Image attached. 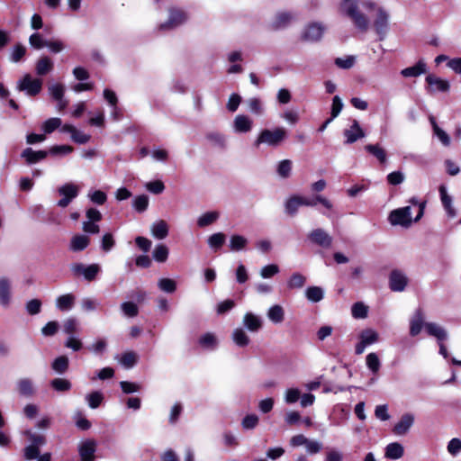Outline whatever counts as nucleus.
<instances>
[{
	"label": "nucleus",
	"mask_w": 461,
	"mask_h": 461,
	"mask_svg": "<svg viewBox=\"0 0 461 461\" xmlns=\"http://www.w3.org/2000/svg\"><path fill=\"white\" fill-rule=\"evenodd\" d=\"M341 10L351 19L354 25L361 32H366L369 27L367 17L357 10V0H343Z\"/></svg>",
	"instance_id": "nucleus-1"
},
{
	"label": "nucleus",
	"mask_w": 461,
	"mask_h": 461,
	"mask_svg": "<svg viewBox=\"0 0 461 461\" xmlns=\"http://www.w3.org/2000/svg\"><path fill=\"white\" fill-rule=\"evenodd\" d=\"M286 136V130L282 127H277L274 130L265 129L260 131L254 142V146L258 148L261 144H267L271 147H277L285 140Z\"/></svg>",
	"instance_id": "nucleus-2"
},
{
	"label": "nucleus",
	"mask_w": 461,
	"mask_h": 461,
	"mask_svg": "<svg viewBox=\"0 0 461 461\" xmlns=\"http://www.w3.org/2000/svg\"><path fill=\"white\" fill-rule=\"evenodd\" d=\"M31 444L24 447L23 456L26 460L36 459L40 455V447L46 444L47 439L44 435L32 432L27 429L23 432Z\"/></svg>",
	"instance_id": "nucleus-3"
},
{
	"label": "nucleus",
	"mask_w": 461,
	"mask_h": 461,
	"mask_svg": "<svg viewBox=\"0 0 461 461\" xmlns=\"http://www.w3.org/2000/svg\"><path fill=\"white\" fill-rule=\"evenodd\" d=\"M427 334L430 337H434L437 339L438 346V353L445 358L447 359L449 354L444 341L448 339V333L445 328L439 324H429L427 326Z\"/></svg>",
	"instance_id": "nucleus-4"
},
{
	"label": "nucleus",
	"mask_w": 461,
	"mask_h": 461,
	"mask_svg": "<svg viewBox=\"0 0 461 461\" xmlns=\"http://www.w3.org/2000/svg\"><path fill=\"white\" fill-rule=\"evenodd\" d=\"M410 205L405 206V229L412 222H417L424 213L426 202H419L415 198H411Z\"/></svg>",
	"instance_id": "nucleus-5"
},
{
	"label": "nucleus",
	"mask_w": 461,
	"mask_h": 461,
	"mask_svg": "<svg viewBox=\"0 0 461 461\" xmlns=\"http://www.w3.org/2000/svg\"><path fill=\"white\" fill-rule=\"evenodd\" d=\"M359 341L355 346V353L361 355L366 347L379 341V334L373 329H365L358 335Z\"/></svg>",
	"instance_id": "nucleus-6"
},
{
	"label": "nucleus",
	"mask_w": 461,
	"mask_h": 461,
	"mask_svg": "<svg viewBox=\"0 0 461 461\" xmlns=\"http://www.w3.org/2000/svg\"><path fill=\"white\" fill-rule=\"evenodd\" d=\"M42 80L32 78L30 74H26L18 83V90L24 91L29 96H36L42 89Z\"/></svg>",
	"instance_id": "nucleus-7"
},
{
	"label": "nucleus",
	"mask_w": 461,
	"mask_h": 461,
	"mask_svg": "<svg viewBox=\"0 0 461 461\" xmlns=\"http://www.w3.org/2000/svg\"><path fill=\"white\" fill-rule=\"evenodd\" d=\"M410 335L411 337L418 336L422 329H425L427 332V326L429 324H437L436 322H426L425 321V313L421 308H418L415 310L414 313L410 318Z\"/></svg>",
	"instance_id": "nucleus-8"
},
{
	"label": "nucleus",
	"mask_w": 461,
	"mask_h": 461,
	"mask_svg": "<svg viewBox=\"0 0 461 461\" xmlns=\"http://www.w3.org/2000/svg\"><path fill=\"white\" fill-rule=\"evenodd\" d=\"M425 81L428 85L427 92L430 95L436 93H447L450 89V84L447 80L442 79L433 74H429L425 77Z\"/></svg>",
	"instance_id": "nucleus-9"
},
{
	"label": "nucleus",
	"mask_w": 461,
	"mask_h": 461,
	"mask_svg": "<svg viewBox=\"0 0 461 461\" xmlns=\"http://www.w3.org/2000/svg\"><path fill=\"white\" fill-rule=\"evenodd\" d=\"M187 20V14L180 8L171 7L168 10V20L160 24V29H172L183 24Z\"/></svg>",
	"instance_id": "nucleus-10"
},
{
	"label": "nucleus",
	"mask_w": 461,
	"mask_h": 461,
	"mask_svg": "<svg viewBox=\"0 0 461 461\" xmlns=\"http://www.w3.org/2000/svg\"><path fill=\"white\" fill-rule=\"evenodd\" d=\"M373 26L378 35L379 41H383L388 31V14L384 9H377Z\"/></svg>",
	"instance_id": "nucleus-11"
},
{
	"label": "nucleus",
	"mask_w": 461,
	"mask_h": 461,
	"mask_svg": "<svg viewBox=\"0 0 461 461\" xmlns=\"http://www.w3.org/2000/svg\"><path fill=\"white\" fill-rule=\"evenodd\" d=\"M308 238L311 242L324 249H329L332 244L331 236L321 228L312 230Z\"/></svg>",
	"instance_id": "nucleus-12"
},
{
	"label": "nucleus",
	"mask_w": 461,
	"mask_h": 461,
	"mask_svg": "<svg viewBox=\"0 0 461 461\" xmlns=\"http://www.w3.org/2000/svg\"><path fill=\"white\" fill-rule=\"evenodd\" d=\"M96 451V442L95 439H86L78 447L80 461H95Z\"/></svg>",
	"instance_id": "nucleus-13"
},
{
	"label": "nucleus",
	"mask_w": 461,
	"mask_h": 461,
	"mask_svg": "<svg viewBox=\"0 0 461 461\" xmlns=\"http://www.w3.org/2000/svg\"><path fill=\"white\" fill-rule=\"evenodd\" d=\"M324 32V27L318 23H310L302 34V41H318L321 39Z\"/></svg>",
	"instance_id": "nucleus-14"
},
{
	"label": "nucleus",
	"mask_w": 461,
	"mask_h": 461,
	"mask_svg": "<svg viewBox=\"0 0 461 461\" xmlns=\"http://www.w3.org/2000/svg\"><path fill=\"white\" fill-rule=\"evenodd\" d=\"M72 270L76 275H84L85 278L90 282L95 279L100 271V267L97 264L85 267L83 264L77 263L72 266Z\"/></svg>",
	"instance_id": "nucleus-15"
},
{
	"label": "nucleus",
	"mask_w": 461,
	"mask_h": 461,
	"mask_svg": "<svg viewBox=\"0 0 461 461\" xmlns=\"http://www.w3.org/2000/svg\"><path fill=\"white\" fill-rule=\"evenodd\" d=\"M294 19V16L289 12H279L276 14L275 19L269 24L272 31H278L286 28Z\"/></svg>",
	"instance_id": "nucleus-16"
},
{
	"label": "nucleus",
	"mask_w": 461,
	"mask_h": 461,
	"mask_svg": "<svg viewBox=\"0 0 461 461\" xmlns=\"http://www.w3.org/2000/svg\"><path fill=\"white\" fill-rule=\"evenodd\" d=\"M49 155L48 150H33L32 148H26L23 150L21 157L23 158L28 165L38 163L46 158Z\"/></svg>",
	"instance_id": "nucleus-17"
},
{
	"label": "nucleus",
	"mask_w": 461,
	"mask_h": 461,
	"mask_svg": "<svg viewBox=\"0 0 461 461\" xmlns=\"http://www.w3.org/2000/svg\"><path fill=\"white\" fill-rule=\"evenodd\" d=\"M344 136L346 137V143L351 144L356 142L357 140L365 136L363 129L360 127L358 122L354 120L350 129L344 131Z\"/></svg>",
	"instance_id": "nucleus-18"
},
{
	"label": "nucleus",
	"mask_w": 461,
	"mask_h": 461,
	"mask_svg": "<svg viewBox=\"0 0 461 461\" xmlns=\"http://www.w3.org/2000/svg\"><path fill=\"white\" fill-rule=\"evenodd\" d=\"M438 191L444 209L449 217L454 218L456 215V212L452 205V197L447 194V188L443 185L439 186Z\"/></svg>",
	"instance_id": "nucleus-19"
},
{
	"label": "nucleus",
	"mask_w": 461,
	"mask_h": 461,
	"mask_svg": "<svg viewBox=\"0 0 461 461\" xmlns=\"http://www.w3.org/2000/svg\"><path fill=\"white\" fill-rule=\"evenodd\" d=\"M11 284L6 277L0 278V303L6 307L11 302Z\"/></svg>",
	"instance_id": "nucleus-20"
},
{
	"label": "nucleus",
	"mask_w": 461,
	"mask_h": 461,
	"mask_svg": "<svg viewBox=\"0 0 461 461\" xmlns=\"http://www.w3.org/2000/svg\"><path fill=\"white\" fill-rule=\"evenodd\" d=\"M90 239L86 235L77 234L70 240L69 249L74 252L82 251L88 247Z\"/></svg>",
	"instance_id": "nucleus-21"
},
{
	"label": "nucleus",
	"mask_w": 461,
	"mask_h": 461,
	"mask_svg": "<svg viewBox=\"0 0 461 461\" xmlns=\"http://www.w3.org/2000/svg\"><path fill=\"white\" fill-rule=\"evenodd\" d=\"M298 200H299L301 206L304 205V206H312H312H315L317 204V203H320L321 204H322L325 208H327L329 210H330L332 208V203L327 198H325L320 194L315 195V197L313 199H309V198L298 195Z\"/></svg>",
	"instance_id": "nucleus-22"
},
{
	"label": "nucleus",
	"mask_w": 461,
	"mask_h": 461,
	"mask_svg": "<svg viewBox=\"0 0 461 461\" xmlns=\"http://www.w3.org/2000/svg\"><path fill=\"white\" fill-rule=\"evenodd\" d=\"M76 297L72 294H66L59 296L56 300V306L61 312H67L73 308Z\"/></svg>",
	"instance_id": "nucleus-23"
},
{
	"label": "nucleus",
	"mask_w": 461,
	"mask_h": 461,
	"mask_svg": "<svg viewBox=\"0 0 461 461\" xmlns=\"http://www.w3.org/2000/svg\"><path fill=\"white\" fill-rule=\"evenodd\" d=\"M54 68V64L50 58L44 56L41 57L36 63V73L39 76H45L50 73Z\"/></svg>",
	"instance_id": "nucleus-24"
},
{
	"label": "nucleus",
	"mask_w": 461,
	"mask_h": 461,
	"mask_svg": "<svg viewBox=\"0 0 461 461\" xmlns=\"http://www.w3.org/2000/svg\"><path fill=\"white\" fill-rule=\"evenodd\" d=\"M403 456V447L397 442L390 443L385 447L384 456L388 459H399Z\"/></svg>",
	"instance_id": "nucleus-25"
},
{
	"label": "nucleus",
	"mask_w": 461,
	"mask_h": 461,
	"mask_svg": "<svg viewBox=\"0 0 461 461\" xmlns=\"http://www.w3.org/2000/svg\"><path fill=\"white\" fill-rule=\"evenodd\" d=\"M243 323L246 328L252 332L258 331L262 327V321L260 318L251 312L245 314Z\"/></svg>",
	"instance_id": "nucleus-26"
},
{
	"label": "nucleus",
	"mask_w": 461,
	"mask_h": 461,
	"mask_svg": "<svg viewBox=\"0 0 461 461\" xmlns=\"http://www.w3.org/2000/svg\"><path fill=\"white\" fill-rule=\"evenodd\" d=\"M234 126L239 132H248L252 128V121L248 116L240 114L234 120Z\"/></svg>",
	"instance_id": "nucleus-27"
},
{
	"label": "nucleus",
	"mask_w": 461,
	"mask_h": 461,
	"mask_svg": "<svg viewBox=\"0 0 461 461\" xmlns=\"http://www.w3.org/2000/svg\"><path fill=\"white\" fill-rule=\"evenodd\" d=\"M390 288L392 291H403V275L399 270L392 271L390 275Z\"/></svg>",
	"instance_id": "nucleus-28"
},
{
	"label": "nucleus",
	"mask_w": 461,
	"mask_h": 461,
	"mask_svg": "<svg viewBox=\"0 0 461 461\" xmlns=\"http://www.w3.org/2000/svg\"><path fill=\"white\" fill-rule=\"evenodd\" d=\"M17 388L19 393L25 397H31L34 393L32 382L29 378L20 379L17 383Z\"/></svg>",
	"instance_id": "nucleus-29"
},
{
	"label": "nucleus",
	"mask_w": 461,
	"mask_h": 461,
	"mask_svg": "<svg viewBox=\"0 0 461 461\" xmlns=\"http://www.w3.org/2000/svg\"><path fill=\"white\" fill-rule=\"evenodd\" d=\"M427 64L422 60H419L414 66L405 68V77H416L426 73Z\"/></svg>",
	"instance_id": "nucleus-30"
},
{
	"label": "nucleus",
	"mask_w": 461,
	"mask_h": 461,
	"mask_svg": "<svg viewBox=\"0 0 461 461\" xmlns=\"http://www.w3.org/2000/svg\"><path fill=\"white\" fill-rule=\"evenodd\" d=\"M151 231L155 238L163 240L168 235V226L165 221L160 220L152 225Z\"/></svg>",
	"instance_id": "nucleus-31"
},
{
	"label": "nucleus",
	"mask_w": 461,
	"mask_h": 461,
	"mask_svg": "<svg viewBox=\"0 0 461 461\" xmlns=\"http://www.w3.org/2000/svg\"><path fill=\"white\" fill-rule=\"evenodd\" d=\"M305 296L312 303H319L323 297V290L320 286H309L305 291Z\"/></svg>",
	"instance_id": "nucleus-32"
},
{
	"label": "nucleus",
	"mask_w": 461,
	"mask_h": 461,
	"mask_svg": "<svg viewBox=\"0 0 461 461\" xmlns=\"http://www.w3.org/2000/svg\"><path fill=\"white\" fill-rule=\"evenodd\" d=\"M69 366V360L67 356H59L54 359L51 367L59 374H64L68 371Z\"/></svg>",
	"instance_id": "nucleus-33"
},
{
	"label": "nucleus",
	"mask_w": 461,
	"mask_h": 461,
	"mask_svg": "<svg viewBox=\"0 0 461 461\" xmlns=\"http://www.w3.org/2000/svg\"><path fill=\"white\" fill-rule=\"evenodd\" d=\"M365 149L375 156L381 164L386 161L385 150L377 144H368L365 147Z\"/></svg>",
	"instance_id": "nucleus-34"
},
{
	"label": "nucleus",
	"mask_w": 461,
	"mask_h": 461,
	"mask_svg": "<svg viewBox=\"0 0 461 461\" xmlns=\"http://www.w3.org/2000/svg\"><path fill=\"white\" fill-rule=\"evenodd\" d=\"M267 317L275 323H280L285 319V312L282 306L274 305L269 308Z\"/></svg>",
	"instance_id": "nucleus-35"
},
{
	"label": "nucleus",
	"mask_w": 461,
	"mask_h": 461,
	"mask_svg": "<svg viewBox=\"0 0 461 461\" xmlns=\"http://www.w3.org/2000/svg\"><path fill=\"white\" fill-rule=\"evenodd\" d=\"M300 206H301V204L298 200V195L294 194V195L290 196L286 200V202L285 203V210L288 215L294 216L297 213V211Z\"/></svg>",
	"instance_id": "nucleus-36"
},
{
	"label": "nucleus",
	"mask_w": 461,
	"mask_h": 461,
	"mask_svg": "<svg viewBox=\"0 0 461 461\" xmlns=\"http://www.w3.org/2000/svg\"><path fill=\"white\" fill-rule=\"evenodd\" d=\"M59 193L72 201L78 195V188L73 184H65L59 187Z\"/></svg>",
	"instance_id": "nucleus-37"
},
{
	"label": "nucleus",
	"mask_w": 461,
	"mask_h": 461,
	"mask_svg": "<svg viewBox=\"0 0 461 461\" xmlns=\"http://www.w3.org/2000/svg\"><path fill=\"white\" fill-rule=\"evenodd\" d=\"M219 218L217 212H207L199 217L197 225L201 228L212 224Z\"/></svg>",
	"instance_id": "nucleus-38"
},
{
	"label": "nucleus",
	"mask_w": 461,
	"mask_h": 461,
	"mask_svg": "<svg viewBox=\"0 0 461 461\" xmlns=\"http://www.w3.org/2000/svg\"><path fill=\"white\" fill-rule=\"evenodd\" d=\"M306 282V277L300 273H294L288 280L287 285L290 289L302 288Z\"/></svg>",
	"instance_id": "nucleus-39"
},
{
	"label": "nucleus",
	"mask_w": 461,
	"mask_h": 461,
	"mask_svg": "<svg viewBox=\"0 0 461 461\" xmlns=\"http://www.w3.org/2000/svg\"><path fill=\"white\" fill-rule=\"evenodd\" d=\"M86 400L92 409L98 408L104 401V394L99 391H94L87 394Z\"/></svg>",
	"instance_id": "nucleus-40"
},
{
	"label": "nucleus",
	"mask_w": 461,
	"mask_h": 461,
	"mask_svg": "<svg viewBox=\"0 0 461 461\" xmlns=\"http://www.w3.org/2000/svg\"><path fill=\"white\" fill-rule=\"evenodd\" d=\"M51 387L57 392H68L71 389V383L65 378H55L50 382Z\"/></svg>",
	"instance_id": "nucleus-41"
},
{
	"label": "nucleus",
	"mask_w": 461,
	"mask_h": 461,
	"mask_svg": "<svg viewBox=\"0 0 461 461\" xmlns=\"http://www.w3.org/2000/svg\"><path fill=\"white\" fill-rule=\"evenodd\" d=\"M168 258V249L164 244L158 245L153 250V258L159 263L167 261Z\"/></svg>",
	"instance_id": "nucleus-42"
},
{
	"label": "nucleus",
	"mask_w": 461,
	"mask_h": 461,
	"mask_svg": "<svg viewBox=\"0 0 461 461\" xmlns=\"http://www.w3.org/2000/svg\"><path fill=\"white\" fill-rule=\"evenodd\" d=\"M351 313L356 319H364L367 316L368 308L363 303L357 302L352 305Z\"/></svg>",
	"instance_id": "nucleus-43"
},
{
	"label": "nucleus",
	"mask_w": 461,
	"mask_h": 461,
	"mask_svg": "<svg viewBox=\"0 0 461 461\" xmlns=\"http://www.w3.org/2000/svg\"><path fill=\"white\" fill-rule=\"evenodd\" d=\"M366 362L367 367L371 370L373 374H376L379 371L381 367V363L378 356L375 353H369L366 357Z\"/></svg>",
	"instance_id": "nucleus-44"
},
{
	"label": "nucleus",
	"mask_w": 461,
	"mask_h": 461,
	"mask_svg": "<svg viewBox=\"0 0 461 461\" xmlns=\"http://www.w3.org/2000/svg\"><path fill=\"white\" fill-rule=\"evenodd\" d=\"M248 243L246 238L241 235H232L230 241V248L233 251H239L243 249Z\"/></svg>",
	"instance_id": "nucleus-45"
},
{
	"label": "nucleus",
	"mask_w": 461,
	"mask_h": 461,
	"mask_svg": "<svg viewBox=\"0 0 461 461\" xmlns=\"http://www.w3.org/2000/svg\"><path fill=\"white\" fill-rule=\"evenodd\" d=\"M132 205L136 212H145L149 206V196L147 194H140L136 196L135 199L133 200Z\"/></svg>",
	"instance_id": "nucleus-46"
},
{
	"label": "nucleus",
	"mask_w": 461,
	"mask_h": 461,
	"mask_svg": "<svg viewBox=\"0 0 461 461\" xmlns=\"http://www.w3.org/2000/svg\"><path fill=\"white\" fill-rule=\"evenodd\" d=\"M138 357L133 351H128L122 355L121 364L126 368H131L137 363Z\"/></svg>",
	"instance_id": "nucleus-47"
},
{
	"label": "nucleus",
	"mask_w": 461,
	"mask_h": 461,
	"mask_svg": "<svg viewBox=\"0 0 461 461\" xmlns=\"http://www.w3.org/2000/svg\"><path fill=\"white\" fill-rule=\"evenodd\" d=\"M233 340L239 347H246L249 343V339L242 329H236L233 332Z\"/></svg>",
	"instance_id": "nucleus-48"
},
{
	"label": "nucleus",
	"mask_w": 461,
	"mask_h": 461,
	"mask_svg": "<svg viewBox=\"0 0 461 461\" xmlns=\"http://www.w3.org/2000/svg\"><path fill=\"white\" fill-rule=\"evenodd\" d=\"M158 287L161 291L172 294L176 290V283L170 278H161L158 281Z\"/></svg>",
	"instance_id": "nucleus-49"
},
{
	"label": "nucleus",
	"mask_w": 461,
	"mask_h": 461,
	"mask_svg": "<svg viewBox=\"0 0 461 461\" xmlns=\"http://www.w3.org/2000/svg\"><path fill=\"white\" fill-rule=\"evenodd\" d=\"M388 221L392 225L403 226V207L392 211L389 214Z\"/></svg>",
	"instance_id": "nucleus-50"
},
{
	"label": "nucleus",
	"mask_w": 461,
	"mask_h": 461,
	"mask_svg": "<svg viewBox=\"0 0 461 461\" xmlns=\"http://www.w3.org/2000/svg\"><path fill=\"white\" fill-rule=\"evenodd\" d=\"M225 240L226 236L221 232H218L209 237L208 243L212 249L216 250L222 247Z\"/></svg>",
	"instance_id": "nucleus-51"
},
{
	"label": "nucleus",
	"mask_w": 461,
	"mask_h": 461,
	"mask_svg": "<svg viewBox=\"0 0 461 461\" xmlns=\"http://www.w3.org/2000/svg\"><path fill=\"white\" fill-rule=\"evenodd\" d=\"M199 344L203 348H214L217 344L216 337L210 332H207L200 337L199 339Z\"/></svg>",
	"instance_id": "nucleus-52"
},
{
	"label": "nucleus",
	"mask_w": 461,
	"mask_h": 461,
	"mask_svg": "<svg viewBox=\"0 0 461 461\" xmlns=\"http://www.w3.org/2000/svg\"><path fill=\"white\" fill-rule=\"evenodd\" d=\"M74 148L70 145H54L50 148L49 154L52 156L66 155L73 152Z\"/></svg>",
	"instance_id": "nucleus-53"
},
{
	"label": "nucleus",
	"mask_w": 461,
	"mask_h": 461,
	"mask_svg": "<svg viewBox=\"0 0 461 461\" xmlns=\"http://www.w3.org/2000/svg\"><path fill=\"white\" fill-rule=\"evenodd\" d=\"M61 125V120L59 118H50L46 120L42 125V130L45 133H51Z\"/></svg>",
	"instance_id": "nucleus-54"
},
{
	"label": "nucleus",
	"mask_w": 461,
	"mask_h": 461,
	"mask_svg": "<svg viewBox=\"0 0 461 461\" xmlns=\"http://www.w3.org/2000/svg\"><path fill=\"white\" fill-rule=\"evenodd\" d=\"M47 41H48L44 40L43 37L38 32L32 33L29 38V43L32 48L36 50H41L43 47H46Z\"/></svg>",
	"instance_id": "nucleus-55"
},
{
	"label": "nucleus",
	"mask_w": 461,
	"mask_h": 461,
	"mask_svg": "<svg viewBox=\"0 0 461 461\" xmlns=\"http://www.w3.org/2000/svg\"><path fill=\"white\" fill-rule=\"evenodd\" d=\"M292 170V161L289 159H284L280 161L277 167V173L280 176L284 178H287L291 175Z\"/></svg>",
	"instance_id": "nucleus-56"
},
{
	"label": "nucleus",
	"mask_w": 461,
	"mask_h": 461,
	"mask_svg": "<svg viewBox=\"0 0 461 461\" xmlns=\"http://www.w3.org/2000/svg\"><path fill=\"white\" fill-rule=\"evenodd\" d=\"M122 310L128 317H135L139 313V308L136 303L132 302H125L122 303Z\"/></svg>",
	"instance_id": "nucleus-57"
},
{
	"label": "nucleus",
	"mask_w": 461,
	"mask_h": 461,
	"mask_svg": "<svg viewBox=\"0 0 461 461\" xmlns=\"http://www.w3.org/2000/svg\"><path fill=\"white\" fill-rule=\"evenodd\" d=\"M433 135L438 139L443 146L448 147L450 145L451 140L449 135L440 127H436Z\"/></svg>",
	"instance_id": "nucleus-58"
},
{
	"label": "nucleus",
	"mask_w": 461,
	"mask_h": 461,
	"mask_svg": "<svg viewBox=\"0 0 461 461\" xmlns=\"http://www.w3.org/2000/svg\"><path fill=\"white\" fill-rule=\"evenodd\" d=\"M241 424L245 429H252L258 424V417L256 414H248L243 418Z\"/></svg>",
	"instance_id": "nucleus-59"
},
{
	"label": "nucleus",
	"mask_w": 461,
	"mask_h": 461,
	"mask_svg": "<svg viewBox=\"0 0 461 461\" xmlns=\"http://www.w3.org/2000/svg\"><path fill=\"white\" fill-rule=\"evenodd\" d=\"M26 310L29 314L36 315L41 312V302L39 299H32L26 303Z\"/></svg>",
	"instance_id": "nucleus-60"
},
{
	"label": "nucleus",
	"mask_w": 461,
	"mask_h": 461,
	"mask_svg": "<svg viewBox=\"0 0 461 461\" xmlns=\"http://www.w3.org/2000/svg\"><path fill=\"white\" fill-rule=\"evenodd\" d=\"M59 322L52 321H49L42 327L41 332L44 336L50 337L55 335L59 330Z\"/></svg>",
	"instance_id": "nucleus-61"
},
{
	"label": "nucleus",
	"mask_w": 461,
	"mask_h": 461,
	"mask_svg": "<svg viewBox=\"0 0 461 461\" xmlns=\"http://www.w3.org/2000/svg\"><path fill=\"white\" fill-rule=\"evenodd\" d=\"M279 272V267L276 264L267 265L262 267L260 275L263 278H270Z\"/></svg>",
	"instance_id": "nucleus-62"
},
{
	"label": "nucleus",
	"mask_w": 461,
	"mask_h": 461,
	"mask_svg": "<svg viewBox=\"0 0 461 461\" xmlns=\"http://www.w3.org/2000/svg\"><path fill=\"white\" fill-rule=\"evenodd\" d=\"M343 108V104L339 96L335 95L332 99L330 117L335 119L340 113Z\"/></svg>",
	"instance_id": "nucleus-63"
},
{
	"label": "nucleus",
	"mask_w": 461,
	"mask_h": 461,
	"mask_svg": "<svg viewBox=\"0 0 461 461\" xmlns=\"http://www.w3.org/2000/svg\"><path fill=\"white\" fill-rule=\"evenodd\" d=\"M77 321L76 318H68L64 322V332L69 335H73L77 331Z\"/></svg>",
	"instance_id": "nucleus-64"
}]
</instances>
